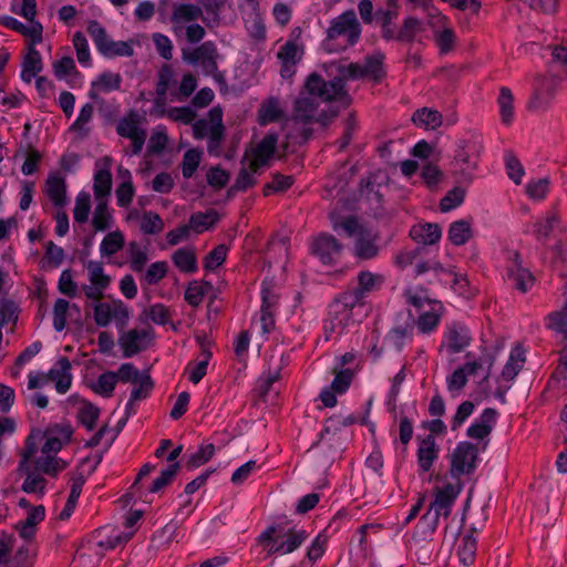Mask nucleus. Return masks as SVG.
Segmentation results:
<instances>
[{
    "label": "nucleus",
    "mask_w": 567,
    "mask_h": 567,
    "mask_svg": "<svg viewBox=\"0 0 567 567\" xmlns=\"http://www.w3.org/2000/svg\"><path fill=\"white\" fill-rule=\"evenodd\" d=\"M384 55L380 52L367 55L362 62L343 63L341 61L327 64L329 75H334L331 81H324L317 73L307 79V86L311 93L318 94L323 100H338L343 106L351 103V96L344 89V81H357L361 79L379 82L383 75Z\"/></svg>",
    "instance_id": "obj_1"
},
{
    "label": "nucleus",
    "mask_w": 567,
    "mask_h": 567,
    "mask_svg": "<svg viewBox=\"0 0 567 567\" xmlns=\"http://www.w3.org/2000/svg\"><path fill=\"white\" fill-rule=\"evenodd\" d=\"M361 33L354 10H347L330 21L322 47L329 53L344 51L359 42Z\"/></svg>",
    "instance_id": "obj_2"
},
{
    "label": "nucleus",
    "mask_w": 567,
    "mask_h": 567,
    "mask_svg": "<svg viewBox=\"0 0 567 567\" xmlns=\"http://www.w3.org/2000/svg\"><path fill=\"white\" fill-rule=\"evenodd\" d=\"M362 306L355 297L341 292L328 306L327 318L323 321V334L327 341L340 337L354 322V310Z\"/></svg>",
    "instance_id": "obj_3"
},
{
    "label": "nucleus",
    "mask_w": 567,
    "mask_h": 567,
    "mask_svg": "<svg viewBox=\"0 0 567 567\" xmlns=\"http://www.w3.org/2000/svg\"><path fill=\"white\" fill-rule=\"evenodd\" d=\"M134 532H116L105 540L87 539L75 551L73 563L75 567H96L107 550L126 544Z\"/></svg>",
    "instance_id": "obj_4"
},
{
    "label": "nucleus",
    "mask_w": 567,
    "mask_h": 567,
    "mask_svg": "<svg viewBox=\"0 0 567 567\" xmlns=\"http://www.w3.org/2000/svg\"><path fill=\"white\" fill-rule=\"evenodd\" d=\"M482 151L483 142L478 135L472 134L458 141L452 164L455 173L460 175L461 182L471 183L473 181Z\"/></svg>",
    "instance_id": "obj_5"
},
{
    "label": "nucleus",
    "mask_w": 567,
    "mask_h": 567,
    "mask_svg": "<svg viewBox=\"0 0 567 567\" xmlns=\"http://www.w3.org/2000/svg\"><path fill=\"white\" fill-rule=\"evenodd\" d=\"M145 122V116L136 110H130L116 122V134L131 141V155H138L144 147L147 137Z\"/></svg>",
    "instance_id": "obj_6"
},
{
    "label": "nucleus",
    "mask_w": 567,
    "mask_h": 567,
    "mask_svg": "<svg viewBox=\"0 0 567 567\" xmlns=\"http://www.w3.org/2000/svg\"><path fill=\"white\" fill-rule=\"evenodd\" d=\"M93 318L97 327L105 328L113 322L118 330H123L130 320V308L120 299L109 302L99 300L93 306Z\"/></svg>",
    "instance_id": "obj_7"
},
{
    "label": "nucleus",
    "mask_w": 567,
    "mask_h": 567,
    "mask_svg": "<svg viewBox=\"0 0 567 567\" xmlns=\"http://www.w3.org/2000/svg\"><path fill=\"white\" fill-rule=\"evenodd\" d=\"M504 278L511 287L520 293H527L536 282L532 271L524 267L522 256L518 251L508 252L504 268Z\"/></svg>",
    "instance_id": "obj_8"
},
{
    "label": "nucleus",
    "mask_w": 567,
    "mask_h": 567,
    "mask_svg": "<svg viewBox=\"0 0 567 567\" xmlns=\"http://www.w3.org/2000/svg\"><path fill=\"white\" fill-rule=\"evenodd\" d=\"M472 340V331L465 323L451 321L444 327L440 349L447 354H456L464 351Z\"/></svg>",
    "instance_id": "obj_9"
},
{
    "label": "nucleus",
    "mask_w": 567,
    "mask_h": 567,
    "mask_svg": "<svg viewBox=\"0 0 567 567\" xmlns=\"http://www.w3.org/2000/svg\"><path fill=\"white\" fill-rule=\"evenodd\" d=\"M477 449L468 442H460L451 456L450 477L461 480L463 475L472 474L476 468Z\"/></svg>",
    "instance_id": "obj_10"
},
{
    "label": "nucleus",
    "mask_w": 567,
    "mask_h": 567,
    "mask_svg": "<svg viewBox=\"0 0 567 567\" xmlns=\"http://www.w3.org/2000/svg\"><path fill=\"white\" fill-rule=\"evenodd\" d=\"M261 307L259 311V327L265 339L275 330V312L278 307V295L269 282L261 284Z\"/></svg>",
    "instance_id": "obj_11"
},
{
    "label": "nucleus",
    "mask_w": 567,
    "mask_h": 567,
    "mask_svg": "<svg viewBox=\"0 0 567 567\" xmlns=\"http://www.w3.org/2000/svg\"><path fill=\"white\" fill-rule=\"evenodd\" d=\"M90 285L83 286L84 295L87 299L99 301L103 298L104 291L111 284V278L105 275L101 261L90 260L85 265Z\"/></svg>",
    "instance_id": "obj_12"
},
{
    "label": "nucleus",
    "mask_w": 567,
    "mask_h": 567,
    "mask_svg": "<svg viewBox=\"0 0 567 567\" xmlns=\"http://www.w3.org/2000/svg\"><path fill=\"white\" fill-rule=\"evenodd\" d=\"M308 95L301 94L295 102L292 121L303 125L311 124L316 120V112L318 107L317 100L321 102H339L338 100H323L318 94L311 93L305 84Z\"/></svg>",
    "instance_id": "obj_13"
},
{
    "label": "nucleus",
    "mask_w": 567,
    "mask_h": 567,
    "mask_svg": "<svg viewBox=\"0 0 567 567\" xmlns=\"http://www.w3.org/2000/svg\"><path fill=\"white\" fill-rule=\"evenodd\" d=\"M203 17L200 7L194 3H175L173 6L171 23L172 31L175 37L179 38L184 34L185 27L196 22Z\"/></svg>",
    "instance_id": "obj_14"
},
{
    "label": "nucleus",
    "mask_w": 567,
    "mask_h": 567,
    "mask_svg": "<svg viewBox=\"0 0 567 567\" xmlns=\"http://www.w3.org/2000/svg\"><path fill=\"white\" fill-rule=\"evenodd\" d=\"M384 280V276L381 274L362 270L357 275V286L346 292L355 297V301L363 307L365 298L380 290Z\"/></svg>",
    "instance_id": "obj_15"
},
{
    "label": "nucleus",
    "mask_w": 567,
    "mask_h": 567,
    "mask_svg": "<svg viewBox=\"0 0 567 567\" xmlns=\"http://www.w3.org/2000/svg\"><path fill=\"white\" fill-rule=\"evenodd\" d=\"M312 254L323 264H336L341 255L342 245L330 234H321L315 238Z\"/></svg>",
    "instance_id": "obj_16"
},
{
    "label": "nucleus",
    "mask_w": 567,
    "mask_h": 567,
    "mask_svg": "<svg viewBox=\"0 0 567 567\" xmlns=\"http://www.w3.org/2000/svg\"><path fill=\"white\" fill-rule=\"evenodd\" d=\"M417 450L416 460L420 473H427L432 470L435 462L439 460L440 445L436 443V439L432 435L416 437Z\"/></svg>",
    "instance_id": "obj_17"
},
{
    "label": "nucleus",
    "mask_w": 567,
    "mask_h": 567,
    "mask_svg": "<svg viewBox=\"0 0 567 567\" xmlns=\"http://www.w3.org/2000/svg\"><path fill=\"white\" fill-rule=\"evenodd\" d=\"M309 537V533L303 528L291 527L286 533L280 534V539L272 542L269 547V554L287 555L297 550Z\"/></svg>",
    "instance_id": "obj_18"
},
{
    "label": "nucleus",
    "mask_w": 567,
    "mask_h": 567,
    "mask_svg": "<svg viewBox=\"0 0 567 567\" xmlns=\"http://www.w3.org/2000/svg\"><path fill=\"white\" fill-rule=\"evenodd\" d=\"M278 143V136L269 133L251 150L249 154V169L257 173L262 166H266L275 154Z\"/></svg>",
    "instance_id": "obj_19"
},
{
    "label": "nucleus",
    "mask_w": 567,
    "mask_h": 567,
    "mask_svg": "<svg viewBox=\"0 0 567 567\" xmlns=\"http://www.w3.org/2000/svg\"><path fill=\"white\" fill-rule=\"evenodd\" d=\"M112 189L111 158L104 157L95 163L93 193L96 200H107Z\"/></svg>",
    "instance_id": "obj_20"
},
{
    "label": "nucleus",
    "mask_w": 567,
    "mask_h": 567,
    "mask_svg": "<svg viewBox=\"0 0 567 567\" xmlns=\"http://www.w3.org/2000/svg\"><path fill=\"white\" fill-rule=\"evenodd\" d=\"M192 64H198L203 69L204 73L213 74L217 71V49L214 42L206 41L199 47L195 48L192 52L185 55Z\"/></svg>",
    "instance_id": "obj_21"
},
{
    "label": "nucleus",
    "mask_w": 567,
    "mask_h": 567,
    "mask_svg": "<svg viewBox=\"0 0 567 567\" xmlns=\"http://www.w3.org/2000/svg\"><path fill=\"white\" fill-rule=\"evenodd\" d=\"M0 23L2 27L22 34L31 45H37L43 40V25L40 22L24 24L11 16H1Z\"/></svg>",
    "instance_id": "obj_22"
},
{
    "label": "nucleus",
    "mask_w": 567,
    "mask_h": 567,
    "mask_svg": "<svg viewBox=\"0 0 567 567\" xmlns=\"http://www.w3.org/2000/svg\"><path fill=\"white\" fill-rule=\"evenodd\" d=\"M379 252V235L371 230L360 229L354 239V256L361 260H371L377 258Z\"/></svg>",
    "instance_id": "obj_23"
},
{
    "label": "nucleus",
    "mask_w": 567,
    "mask_h": 567,
    "mask_svg": "<svg viewBox=\"0 0 567 567\" xmlns=\"http://www.w3.org/2000/svg\"><path fill=\"white\" fill-rule=\"evenodd\" d=\"M196 340L200 347V359L198 361H190L186 368L188 372V380L194 384L199 383L206 375L207 367L213 355L210 351V341L205 334L197 336Z\"/></svg>",
    "instance_id": "obj_24"
},
{
    "label": "nucleus",
    "mask_w": 567,
    "mask_h": 567,
    "mask_svg": "<svg viewBox=\"0 0 567 567\" xmlns=\"http://www.w3.org/2000/svg\"><path fill=\"white\" fill-rule=\"evenodd\" d=\"M150 343L148 332L144 329H131L123 332L118 338V344L124 358H132L144 351Z\"/></svg>",
    "instance_id": "obj_25"
},
{
    "label": "nucleus",
    "mask_w": 567,
    "mask_h": 567,
    "mask_svg": "<svg viewBox=\"0 0 567 567\" xmlns=\"http://www.w3.org/2000/svg\"><path fill=\"white\" fill-rule=\"evenodd\" d=\"M49 382L54 383L59 394H65L72 385L71 362L66 357H60L47 372Z\"/></svg>",
    "instance_id": "obj_26"
},
{
    "label": "nucleus",
    "mask_w": 567,
    "mask_h": 567,
    "mask_svg": "<svg viewBox=\"0 0 567 567\" xmlns=\"http://www.w3.org/2000/svg\"><path fill=\"white\" fill-rule=\"evenodd\" d=\"M378 20L381 27V35L384 40L391 41H411L412 33L408 34L404 31H398L395 20L398 19L399 11L396 8L380 10L378 13Z\"/></svg>",
    "instance_id": "obj_27"
},
{
    "label": "nucleus",
    "mask_w": 567,
    "mask_h": 567,
    "mask_svg": "<svg viewBox=\"0 0 567 567\" xmlns=\"http://www.w3.org/2000/svg\"><path fill=\"white\" fill-rule=\"evenodd\" d=\"M302 53V48L292 40L280 47L277 59L280 61V75L284 79H289L295 74V65L301 60Z\"/></svg>",
    "instance_id": "obj_28"
},
{
    "label": "nucleus",
    "mask_w": 567,
    "mask_h": 567,
    "mask_svg": "<svg viewBox=\"0 0 567 567\" xmlns=\"http://www.w3.org/2000/svg\"><path fill=\"white\" fill-rule=\"evenodd\" d=\"M73 430L68 424H60L51 427L45 433V442L41 449L42 454L52 455L61 451L63 445L71 441Z\"/></svg>",
    "instance_id": "obj_29"
},
{
    "label": "nucleus",
    "mask_w": 567,
    "mask_h": 567,
    "mask_svg": "<svg viewBox=\"0 0 567 567\" xmlns=\"http://www.w3.org/2000/svg\"><path fill=\"white\" fill-rule=\"evenodd\" d=\"M415 319L409 312L403 321L398 322L388 333L386 338L390 343L399 351L408 343L411 342L414 334Z\"/></svg>",
    "instance_id": "obj_30"
},
{
    "label": "nucleus",
    "mask_w": 567,
    "mask_h": 567,
    "mask_svg": "<svg viewBox=\"0 0 567 567\" xmlns=\"http://www.w3.org/2000/svg\"><path fill=\"white\" fill-rule=\"evenodd\" d=\"M452 508V506L434 498L426 513L420 518L419 526H422L426 534H434L439 527L440 517L447 518Z\"/></svg>",
    "instance_id": "obj_31"
},
{
    "label": "nucleus",
    "mask_w": 567,
    "mask_h": 567,
    "mask_svg": "<svg viewBox=\"0 0 567 567\" xmlns=\"http://www.w3.org/2000/svg\"><path fill=\"white\" fill-rule=\"evenodd\" d=\"M44 193L58 208H63L68 204L66 183L61 173L49 174L44 185Z\"/></svg>",
    "instance_id": "obj_32"
},
{
    "label": "nucleus",
    "mask_w": 567,
    "mask_h": 567,
    "mask_svg": "<svg viewBox=\"0 0 567 567\" xmlns=\"http://www.w3.org/2000/svg\"><path fill=\"white\" fill-rule=\"evenodd\" d=\"M122 76L118 73L105 71L91 82L89 97L97 100L101 93H110L120 89Z\"/></svg>",
    "instance_id": "obj_33"
},
{
    "label": "nucleus",
    "mask_w": 567,
    "mask_h": 567,
    "mask_svg": "<svg viewBox=\"0 0 567 567\" xmlns=\"http://www.w3.org/2000/svg\"><path fill=\"white\" fill-rule=\"evenodd\" d=\"M429 309L424 310L415 320V327L423 334H430L436 330L442 318V305L437 301L427 302Z\"/></svg>",
    "instance_id": "obj_34"
},
{
    "label": "nucleus",
    "mask_w": 567,
    "mask_h": 567,
    "mask_svg": "<svg viewBox=\"0 0 567 567\" xmlns=\"http://www.w3.org/2000/svg\"><path fill=\"white\" fill-rule=\"evenodd\" d=\"M410 236L419 244L433 245L440 240L442 233L437 224L425 223L413 226Z\"/></svg>",
    "instance_id": "obj_35"
},
{
    "label": "nucleus",
    "mask_w": 567,
    "mask_h": 567,
    "mask_svg": "<svg viewBox=\"0 0 567 567\" xmlns=\"http://www.w3.org/2000/svg\"><path fill=\"white\" fill-rule=\"evenodd\" d=\"M34 47L28 43V54L22 63L21 79L25 83H31L37 74L42 71V58Z\"/></svg>",
    "instance_id": "obj_36"
},
{
    "label": "nucleus",
    "mask_w": 567,
    "mask_h": 567,
    "mask_svg": "<svg viewBox=\"0 0 567 567\" xmlns=\"http://www.w3.org/2000/svg\"><path fill=\"white\" fill-rule=\"evenodd\" d=\"M214 286L209 281L193 280L188 284L184 298L193 308H197L206 296L213 292Z\"/></svg>",
    "instance_id": "obj_37"
},
{
    "label": "nucleus",
    "mask_w": 567,
    "mask_h": 567,
    "mask_svg": "<svg viewBox=\"0 0 567 567\" xmlns=\"http://www.w3.org/2000/svg\"><path fill=\"white\" fill-rule=\"evenodd\" d=\"M175 72L169 64H164L157 73V83L155 87L156 105L164 104L166 101L167 91L175 84Z\"/></svg>",
    "instance_id": "obj_38"
},
{
    "label": "nucleus",
    "mask_w": 567,
    "mask_h": 567,
    "mask_svg": "<svg viewBox=\"0 0 567 567\" xmlns=\"http://www.w3.org/2000/svg\"><path fill=\"white\" fill-rule=\"evenodd\" d=\"M475 533L476 529L471 528L470 532L462 537L461 544L457 548L460 561L464 566H471L475 560L477 550V538Z\"/></svg>",
    "instance_id": "obj_39"
},
{
    "label": "nucleus",
    "mask_w": 567,
    "mask_h": 567,
    "mask_svg": "<svg viewBox=\"0 0 567 567\" xmlns=\"http://www.w3.org/2000/svg\"><path fill=\"white\" fill-rule=\"evenodd\" d=\"M174 266L182 272L194 274L197 270V259L193 248H179L172 255Z\"/></svg>",
    "instance_id": "obj_40"
},
{
    "label": "nucleus",
    "mask_w": 567,
    "mask_h": 567,
    "mask_svg": "<svg viewBox=\"0 0 567 567\" xmlns=\"http://www.w3.org/2000/svg\"><path fill=\"white\" fill-rule=\"evenodd\" d=\"M462 480L451 478L446 481L441 487L435 491V499L445 503L450 506H454L455 501L463 489Z\"/></svg>",
    "instance_id": "obj_41"
},
{
    "label": "nucleus",
    "mask_w": 567,
    "mask_h": 567,
    "mask_svg": "<svg viewBox=\"0 0 567 567\" xmlns=\"http://www.w3.org/2000/svg\"><path fill=\"white\" fill-rule=\"evenodd\" d=\"M219 219L215 209L197 212L190 215L188 227L196 234H202L213 227Z\"/></svg>",
    "instance_id": "obj_42"
},
{
    "label": "nucleus",
    "mask_w": 567,
    "mask_h": 567,
    "mask_svg": "<svg viewBox=\"0 0 567 567\" xmlns=\"http://www.w3.org/2000/svg\"><path fill=\"white\" fill-rule=\"evenodd\" d=\"M412 122L419 127L435 130L442 124V115L436 110L422 107L413 113Z\"/></svg>",
    "instance_id": "obj_43"
},
{
    "label": "nucleus",
    "mask_w": 567,
    "mask_h": 567,
    "mask_svg": "<svg viewBox=\"0 0 567 567\" xmlns=\"http://www.w3.org/2000/svg\"><path fill=\"white\" fill-rule=\"evenodd\" d=\"M449 239L455 246L466 244L473 236L470 221L461 219L452 223L449 228Z\"/></svg>",
    "instance_id": "obj_44"
},
{
    "label": "nucleus",
    "mask_w": 567,
    "mask_h": 567,
    "mask_svg": "<svg viewBox=\"0 0 567 567\" xmlns=\"http://www.w3.org/2000/svg\"><path fill=\"white\" fill-rule=\"evenodd\" d=\"M94 106L85 103L79 112L76 120L71 124L70 131L76 133L80 137H86L90 134V122L93 118Z\"/></svg>",
    "instance_id": "obj_45"
},
{
    "label": "nucleus",
    "mask_w": 567,
    "mask_h": 567,
    "mask_svg": "<svg viewBox=\"0 0 567 567\" xmlns=\"http://www.w3.org/2000/svg\"><path fill=\"white\" fill-rule=\"evenodd\" d=\"M525 362L524 351L520 348H515L511 351L508 360L502 370V378L506 381H512L522 370Z\"/></svg>",
    "instance_id": "obj_46"
},
{
    "label": "nucleus",
    "mask_w": 567,
    "mask_h": 567,
    "mask_svg": "<svg viewBox=\"0 0 567 567\" xmlns=\"http://www.w3.org/2000/svg\"><path fill=\"white\" fill-rule=\"evenodd\" d=\"M133 53L134 49L132 41H113L112 39H110L100 52V54L106 59H113L116 56L130 58Z\"/></svg>",
    "instance_id": "obj_47"
},
{
    "label": "nucleus",
    "mask_w": 567,
    "mask_h": 567,
    "mask_svg": "<svg viewBox=\"0 0 567 567\" xmlns=\"http://www.w3.org/2000/svg\"><path fill=\"white\" fill-rule=\"evenodd\" d=\"M96 202L92 217V226L95 231H105L111 228L112 215L107 208V200Z\"/></svg>",
    "instance_id": "obj_48"
},
{
    "label": "nucleus",
    "mask_w": 567,
    "mask_h": 567,
    "mask_svg": "<svg viewBox=\"0 0 567 567\" xmlns=\"http://www.w3.org/2000/svg\"><path fill=\"white\" fill-rule=\"evenodd\" d=\"M117 383V375L114 371H106L99 375L97 380L92 384V390L103 396L111 398Z\"/></svg>",
    "instance_id": "obj_49"
},
{
    "label": "nucleus",
    "mask_w": 567,
    "mask_h": 567,
    "mask_svg": "<svg viewBox=\"0 0 567 567\" xmlns=\"http://www.w3.org/2000/svg\"><path fill=\"white\" fill-rule=\"evenodd\" d=\"M282 115V111L276 99L270 97L264 102L258 111V120L261 125H266L278 121Z\"/></svg>",
    "instance_id": "obj_50"
},
{
    "label": "nucleus",
    "mask_w": 567,
    "mask_h": 567,
    "mask_svg": "<svg viewBox=\"0 0 567 567\" xmlns=\"http://www.w3.org/2000/svg\"><path fill=\"white\" fill-rule=\"evenodd\" d=\"M100 416V409L91 402L83 401L78 409V421L85 426L87 431L95 427L96 421Z\"/></svg>",
    "instance_id": "obj_51"
},
{
    "label": "nucleus",
    "mask_w": 567,
    "mask_h": 567,
    "mask_svg": "<svg viewBox=\"0 0 567 567\" xmlns=\"http://www.w3.org/2000/svg\"><path fill=\"white\" fill-rule=\"evenodd\" d=\"M125 244V238L122 231L116 230L109 233L100 245V252L102 256L111 257L120 251Z\"/></svg>",
    "instance_id": "obj_52"
},
{
    "label": "nucleus",
    "mask_w": 567,
    "mask_h": 567,
    "mask_svg": "<svg viewBox=\"0 0 567 567\" xmlns=\"http://www.w3.org/2000/svg\"><path fill=\"white\" fill-rule=\"evenodd\" d=\"M130 267L134 272H142L147 262V250L136 241H131L127 247Z\"/></svg>",
    "instance_id": "obj_53"
},
{
    "label": "nucleus",
    "mask_w": 567,
    "mask_h": 567,
    "mask_svg": "<svg viewBox=\"0 0 567 567\" xmlns=\"http://www.w3.org/2000/svg\"><path fill=\"white\" fill-rule=\"evenodd\" d=\"M215 454V445L213 443L202 444L197 451L192 453L187 461L186 467L189 470L197 468L207 463Z\"/></svg>",
    "instance_id": "obj_54"
},
{
    "label": "nucleus",
    "mask_w": 567,
    "mask_h": 567,
    "mask_svg": "<svg viewBox=\"0 0 567 567\" xmlns=\"http://www.w3.org/2000/svg\"><path fill=\"white\" fill-rule=\"evenodd\" d=\"M35 466L44 474L55 476L66 467V462L54 455L43 454V456L37 458Z\"/></svg>",
    "instance_id": "obj_55"
},
{
    "label": "nucleus",
    "mask_w": 567,
    "mask_h": 567,
    "mask_svg": "<svg viewBox=\"0 0 567 567\" xmlns=\"http://www.w3.org/2000/svg\"><path fill=\"white\" fill-rule=\"evenodd\" d=\"M545 326L550 330L561 333L565 338L567 337V302L560 310L547 315Z\"/></svg>",
    "instance_id": "obj_56"
},
{
    "label": "nucleus",
    "mask_w": 567,
    "mask_h": 567,
    "mask_svg": "<svg viewBox=\"0 0 567 567\" xmlns=\"http://www.w3.org/2000/svg\"><path fill=\"white\" fill-rule=\"evenodd\" d=\"M498 104L503 123L511 124L514 118V96L508 87H501Z\"/></svg>",
    "instance_id": "obj_57"
},
{
    "label": "nucleus",
    "mask_w": 567,
    "mask_h": 567,
    "mask_svg": "<svg viewBox=\"0 0 567 567\" xmlns=\"http://www.w3.org/2000/svg\"><path fill=\"white\" fill-rule=\"evenodd\" d=\"M11 12L23 17L28 22H39L37 16V0H12Z\"/></svg>",
    "instance_id": "obj_58"
},
{
    "label": "nucleus",
    "mask_w": 567,
    "mask_h": 567,
    "mask_svg": "<svg viewBox=\"0 0 567 567\" xmlns=\"http://www.w3.org/2000/svg\"><path fill=\"white\" fill-rule=\"evenodd\" d=\"M72 43L76 51L79 63L83 66H91V54L85 35L81 31L75 32L72 38Z\"/></svg>",
    "instance_id": "obj_59"
},
{
    "label": "nucleus",
    "mask_w": 567,
    "mask_h": 567,
    "mask_svg": "<svg viewBox=\"0 0 567 567\" xmlns=\"http://www.w3.org/2000/svg\"><path fill=\"white\" fill-rule=\"evenodd\" d=\"M91 208V197L86 192H80L75 199V206L73 209V218L76 223H85L89 218Z\"/></svg>",
    "instance_id": "obj_60"
},
{
    "label": "nucleus",
    "mask_w": 567,
    "mask_h": 567,
    "mask_svg": "<svg viewBox=\"0 0 567 567\" xmlns=\"http://www.w3.org/2000/svg\"><path fill=\"white\" fill-rule=\"evenodd\" d=\"M202 152L190 148L185 152L182 162V174L184 178H190L199 166Z\"/></svg>",
    "instance_id": "obj_61"
},
{
    "label": "nucleus",
    "mask_w": 567,
    "mask_h": 567,
    "mask_svg": "<svg viewBox=\"0 0 567 567\" xmlns=\"http://www.w3.org/2000/svg\"><path fill=\"white\" fill-rule=\"evenodd\" d=\"M558 218L556 214H548L545 218L537 220L533 225V233L538 240H545L553 231Z\"/></svg>",
    "instance_id": "obj_62"
},
{
    "label": "nucleus",
    "mask_w": 567,
    "mask_h": 567,
    "mask_svg": "<svg viewBox=\"0 0 567 567\" xmlns=\"http://www.w3.org/2000/svg\"><path fill=\"white\" fill-rule=\"evenodd\" d=\"M87 33L90 34L99 53L110 41L106 29L96 20H91L87 24Z\"/></svg>",
    "instance_id": "obj_63"
},
{
    "label": "nucleus",
    "mask_w": 567,
    "mask_h": 567,
    "mask_svg": "<svg viewBox=\"0 0 567 567\" xmlns=\"http://www.w3.org/2000/svg\"><path fill=\"white\" fill-rule=\"evenodd\" d=\"M164 223L161 216L153 212H146L142 216L141 230L146 235H155L163 230Z\"/></svg>",
    "instance_id": "obj_64"
}]
</instances>
